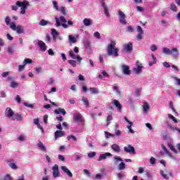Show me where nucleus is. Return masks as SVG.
Returning <instances> with one entry per match:
<instances>
[{"label": "nucleus", "instance_id": "f257e3e1", "mask_svg": "<svg viewBox=\"0 0 180 180\" xmlns=\"http://www.w3.org/2000/svg\"><path fill=\"white\" fill-rule=\"evenodd\" d=\"M5 24L10 26V28L13 31L16 32L18 34L24 33V27L20 25L17 26L14 22H11V18L9 16H6V18H5Z\"/></svg>", "mask_w": 180, "mask_h": 180}, {"label": "nucleus", "instance_id": "f03ea898", "mask_svg": "<svg viewBox=\"0 0 180 180\" xmlns=\"http://www.w3.org/2000/svg\"><path fill=\"white\" fill-rule=\"evenodd\" d=\"M29 1H16L15 6H12L11 9L12 11H17L18 9V7L21 8V11L20 13L21 15H25V11L27 9V6H29Z\"/></svg>", "mask_w": 180, "mask_h": 180}, {"label": "nucleus", "instance_id": "7ed1b4c3", "mask_svg": "<svg viewBox=\"0 0 180 180\" xmlns=\"http://www.w3.org/2000/svg\"><path fill=\"white\" fill-rule=\"evenodd\" d=\"M107 54L109 56L118 57V49L116 48V42L112 41L110 44L108 45Z\"/></svg>", "mask_w": 180, "mask_h": 180}, {"label": "nucleus", "instance_id": "20e7f679", "mask_svg": "<svg viewBox=\"0 0 180 180\" xmlns=\"http://www.w3.org/2000/svg\"><path fill=\"white\" fill-rule=\"evenodd\" d=\"M55 20L56 22V27H63L64 29L68 28V25L65 24L67 22V20L64 16H60L59 19L57 17H56ZM60 22L63 23L61 24Z\"/></svg>", "mask_w": 180, "mask_h": 180}, {"label": "nucleus", "instance_id": "39448f33", "mask_svg": "<svg viewBox=\"0 0 180 180\" xmlns=\"http://www.w3.org/2000/svg\"><path fill=\"white\" fill-rule=\"evenodd\" d=\"M162 53L164 54H167V56L172 55L175 56V59H176V56L178 55V49L176 48H173L171 50L166 47L162 49Z\"/></svg>", "mask_w": 180, "mask_h": 180}, {"label": "nucleus", "instance_id": "423d86ee", "mask_svg": "<svg viewBox=\"0 0 180 180\" xmlns=\"http://www.w3.org/2000/svg\"><path fill=\"white\" fill-rule=\"evenodd\" d=\"M74 121L77 122V125H81L84 123V118L81 114L75 115L73 117Z\"/></svg>", "mask_w": 180, "mask_h": 180}, {"label": "nucleus", "instance_id": "0eeeda50", "mask_svg": "<svg viewBox=\"0 0 180 180\" xmlns=\"http://www.w3.org/2000/svg\"><path fill=\"white\" fill-rule=\"evenodd\" d=\"M124 152L129 153V154L136 155L135 148L131 145H127L124 147Z\"/></svg>", "mask_w": 180, "mask_h": 180}, {"label": "nucleus", "instance_id": "6e6552de", "mask_svg": "<svg viewBox=\"0 0 180 180\" xmlns=\"http://www.w3.org/2000/svg\"><path fill=\"white\" fill-rule=\"evenodd\" d=\"M123 51L127 53H131L133 51V44L131 42H129L123 45Z\"/></svg>", "mask_w": 180, "mask_h": 180}, {"label": "nucleus", "instance_id": "1a4fd4ad", "mask_svg": "<svg viewBox=\"0 0 180 180\" xmlns=\"http://www.w3.org/2000/svg\"><path fill=\"white\" fill-rule=\"evenodd\" d=\"M118 15H119V18H119L120 22L123 25L127 24V22L126 21V19H125L126 15L122 11H118Z\"/></svg>", "mask_w": 180, "mask_h": 180}, {"label": "nucleus", "instance_id": "9d476101", "mask_svg": "<svg viewBox=\"0 0 180 180\" xmlns=\"http://www.w3.org/2000/svg\"><path fill=\"white\" fill-rule=\"evenodd\" d=\"M160 175H162L164 179H169V176H172V173L169 170H160Z\"/></svg>", "mask_w": 180, "mask_h": 180}, {"label": "nucleus", "instance_id": "9b49d317", "mask_svg": "<svg viewBox=\"0 0 180 180\" xmlns=\"http://www.w3.org/2000/svg\"><path fill=\"white\" fill-rule=\"evenodd\" d=\"M52 170H53V177L57 178V177L60 176L58 165H53L52 167Z\"/></svg>", "mask_w": 180, "mask_h": 180}, {"label": "nucleus", "instance_id": "f8f14e48", "mask_svg": "<svg viewBox=\"0 0 180 180\" xmlns=\"http://www.w3.org/2000/svg\"><path fill=\"white\" fill-rule=\"evenodd\" d=\"M70 57L73 60H77L78 62H81L82 58L79 56L76 55L72 50L69 52Z\"/></svg>", "mask_w": 180, "mask_h": 180}, {"label": "nucleus", "instance_id": "ddd939ff", "mask_svg": "<svg viewBox=\"0 0 180 180\" xmlns=\"http://www.w3.org/2000/svg\"><path fill=\"white\" fill-rule=\"evenodd\" d=\"M136 66L137 68L134 69V72L136 74H139L141 72H142L143 68V64L139 62V60L136 61Z\"/></svg>", "mask_w": 180, "mask_h": 180}, {"label": "nucleus", "instance_id": "4468645a", "mask_svg": "<svg viewBox=\"0 0 180 180\" xmlns=\"http://www.w3.org/2000/svg\"><path fill=\"white\" fill-rule=\"evenodd\" d=\"M137 32H139V34H137L136 38L138 41H140L143 39V31L142 27L139 25L137 26Z\"/></svg>", "mask_w": 180, "mask_h": 180}, {"label": "nucleus", "instance_id": "2eb2a0df", "mask_svg": "<svg viewBox=\"0 0 180 180\" xmlns=\"http://www.w3.org/2000/svg\"><path fill=\"white\" fill-rule=\"evenodd\" d=\"M122 72L124 75H130L129 67L126 65H122Z\"/></svg>", "mask_w": 180, "mask_h": 180}, {"label": "nucleus", "instance_id": "dca6fc26", "mask_svg": "<svg viewBox=\"0 0 180 180\" xmlns=\"http://www.w3.org/2000/svg\"><path fill=\"white\" fill-rule=\"evenodd\" d=\"M65 132L64 131L56 130L55 132V139H58V138H62L65 136Z\"/></svg>", "mask_w": 180, "mask_h": 180}, {"label": "nucleus", "instance_id": "f3484780", "mask_svg": "<svg viewBox=\"0 0 180 180\" xmlns=\"http://www.w3.org/2000/svg\"><path fill=\"white\" fill-rule=\"evenodd\" d=\"M60 169H62V171H63L64 173L67 174L68 176H69L70 177L73 176L72 172H70L69 169L66 167V166H62L60 167Z\"/></svg>", "mask_w": 180, "mask_h": 180}, {"label": "nucleus", "instance_id": "a211bd4d", "mask_svg": "<svg viewBox=\"0 0 180 180\" xmlns=\"http://www.w3.org/2000/svg\"><path fill=\"white\" fill-rule=\"evenodd\" d=\"M14 112L13 110L10 108H7L6 110H5V116L7 117H13Z\"/></svg>", "mask_w": 180, "mask_h": 180}, {"label": "nucleus", "instance_id": "6ab92c4d", "mask_svg": "<svg viewBox=\"0 0 180 180\" xmlns=\"http://www.w3.org/2000/svg\"><path fill=\"white\" fill-rule=\"evenodd\" d=\"M101 6H103L104 9V14L106 15L107 17H110L109 9L106 6L104 1H101Z\"/></svg>", "mask_w": 180, "mask_h": 180}, {"label": "nucleus", "instance_id": "aec40b11", "mask_svg": "<svg viewBox=\"0 0 180 180\" xmlns=\"http://www.w3.org/2000/svg\"><path fill=\"white\" fill-rule=\"evenodd\" d=\"M110 156H112V154H111L110 153L101 154L99 158L98 159V161L100 162L102 160H105L107 158V157H110Z\"/></svg>", "mask_w": 180, "mask_h": 180}, {"label": "nucleus", "instance_id": "412c9836", "mask_svg": "<svg viewBox=\"0 0 180 180\" xmlns=\"http://www.w3.org/2000/svg\"><path fill=\"white\" fill-rule=\"evenodd\" d=\"M38 46H39V48L41 49V51L42 52H44L46 51V43H44L43 41H38Z\"/></svg>", "mask_w": 180, "mask_h": 180}, {"label": "nucleus", "instance_id": "4be33fe9", "mask_svg": "<svg viewBox=\"0 0 180 180\" xmlns=\"http://www.w3.org/2000/svg\"><path fill=\"white\" fill-rule=\"evenodd\" d=\"M83 24L86 27H89L92 25V20L89 18H84V20H83Z\"/></svg>", "mask_w": 180, "mask_h": 180}, {"label": "nucleus", "instance_id": "5701e85b", "mask_svg": "<svg viewBox=\"0 0 180 180\" xmlns=\"http://www.w3.org/2000/svg\"><path fill=\"white\" fill-rule=\"evenodd\" d=\"M53 112H55V114L62 113L63 115H66V111L64 108H57L53 111Z\"/></svg>", "mask_w": 180, "mask_h": 180}, {"label": "nucleus", "instance_id": "b1692460", "mask_svg": "<svg viewBox=\"0 0 180 180\" xmlns=\"http://www.w3.org/2000/svg\"><path fill=\"white\" fill-rule=\"evenodd\" d=\"M51 35L53 36V39L56 40L58 37L59 34L57 30L52 28L51 29Z\"/></svg>", "mask_w": 180, "mask_h": 180}, {"label": "nucleus", "instance_id": "393cba45", "mask_svg": "<svg viewBox=\"0 0 180 180\" xmlns=\"http://www.w3.org/2000/svg\"><path fill=\"white\" fill-rule=\"evenodd\" d=\"M111 149L116 153H120V147L117 144L112 145Z\"/></svg>", "mask_w": 180, "mask_h": 180}, {"label": "nucleus", "instance_id": "a878e982", "mask_svg": "<svg viewBox=\"0 0 180 180\" xmlns=\"http://www.w3.org/2000/svg\"><path fill=\"white\" fill-rule=\"evenodd\" d=\"M112 104H114L115 105V107L117 108L118 110L120 112H121L122 105L120 104V103H119V101L117 100H114Z\"/></svg>", "mask_w": 180, "mask_h": 180}, {"label": "nucleus", "instance_id": "bb28decb", "mask_svg": "<svg viewBox=\"0 0 180 180\" xmlns=\"http://www.w3.org/2000/svg\"><path fill=\"white\" fill-rule=\"evenodd\" d=\"M162 148L164 152L166 153L167 155H169L171 158H174V156L172 155V154L168 150V149H167L165 145H162Z\"/></svg>", "mask_w": 180, "mask_h": 180}, {"label": "nucleus", "instance_id": "cd10ccee", "mask_svg": "<svg viewBox=\"0 0 180 180\" xmlns=\"http://www.w3.org/2000/svg\"><path fill=\"white\" fill-rule=\"evenodd\" d=\"M143 108V112L144 113H148V110H150V105H148V103H144L143 105H142Z\"/></svg>", "mask_w": 180, "mask_h": 180}, {"label": "nucleus", "instance_id": "c85d7f7f", "mask_svg": "<svg viewBox=\"0 0 180 180\" xmlns=\"http://www.w3.org/2000/svg\"><path fill=\"white\" fill-rule=\"evenodd\" d=\"M167 146L169 148V149L173 151L174 153L177 154L178 151L176 150L175 147L172 144V143L169 142L167 143Z\"/></svg>", "mask_w": 180, "mask_h": 180}, {"label": "nucleus", "instance_id": "c756f323", "mask_svg": "<svg viewBox=\"0 0 180 180\" xmlns=\"http://www.w3.org/2000/svg\"><path fill=\"white\" fill-rule=\"evenodd\" d=\"M49 24V21H46L44 19H41V21L39 22V25L41 27H45Z\"/></svg>", "mask_w": 180, "mask_h": 180}, {"label": "nucleus", "instance_id": "7c9ffc66", "mask_svg": "<svg viewBox=\"0 0 180 180\" xmlns=\"http://www.w3.org/2000/svg\"><path fill=\"white\" fill-rule=\"evenodd\" d=\"M153 61H149L148 65L149 66H152L154 64L157 63V58L154 56V55H152Z\"/></svg>", "mask_w": 180, "mask_h": 180}, {"label": "nucleus", "instance_id": "2f4dec72", "mask_svg": "<svg viewBox=\"0 0 180 180\" xmlns=\"http://www.w3.org/2000/svg\"><path fill=\"white\" fill-rule=\"evenodd\" d=\"M38 147L42 151L46 152V146H44L43 143L41 141L38 143Z\"/></svg>", "mask_w": 180, "mask_h": 180}, {"label": "nucleus", "instance_id": "473e14b6", "mask_svg": "<svg viewBox=\"0 0 180 180\" xmlns=\"http://www.w3.org/2000/svg\"><path fill=\"white\" fill-rule=\"evenodd\" d=\"M82 101L83 102V103H84L86 108H89V103L86 98L82 97Z\"/></svg>", "mask_w": 180, "mask_h": 180}, {"label": "nucleus", "instance_id": "72a5a7b5", "mask_svg": "<svg viewBox=\"0 0 180 180\" xmlns=\"http://www.w3.org/2000/svg\"><path fill=\"white\" fill-rule=\"evenodd\" d=\"M170 10L174 12L177 11V7L175 4H171L170 5Z\"/></svg>", "mask_w": 180, "mask_h": 180}, {"label": "nucleus", "instance_id": "f704fd0d", "mask_svg": "<svg viewBox=\"0 0 180 180\" xmlns=\"http://www.w3.org/2000/svg\"><path fill=\"white\" fill-rule=\"evenodd\" d=\"M33 61L30 58H25L23 60V64L25 65L26 64H32Z\"/></svg>", "mask_w": 180, "mask_h": 180}, {"label": "nucleus", "instance_id": "c9c22d12", "mask_svg": "<svg viewBox=\"0 0 180 180\" xmlns=\"http://www.w3.org/2000/svg\"><path fill=\"white\" fill-rule=\"evenodd\" d=\"M67 139H68V141H70V139H72V140H73L75 142L77 141L76 136H74V135H69V136H67Z\"/></svg>", "mask_w": 180, "mask_h": 180}, {"label": "nucleus", "instance_id": "e433bc0d", "mask_svg": "<svg viewBox=\"0 0 180 180\" xmlns=\"http://www.w3.org/2000/svg\"><path fill=\"white\" fill-rule=\"evenodd\" d=\"M1 180H13V178L11 177L10 174H5L3 178H1Z\"/></svg>", "mask_w": 180, "mask_h": 180}, {"label": "nucleus", "instance_id": "4c0bfd02", "mask_svg": "<svg viewBox=\"0 0 180 180\" xmlns=\"http://www.w3.org/2000/svg\"><path fill=\"white\" fill-rule=\"evenodd\" d=\"M89 91H91L93 94H98L99 92L95 87H90Z\"/></svg>", "mask_w": 180, "mask_h": 180}, {"label": "nucleus", "instance_id": "58836bf2", "mask_svg": "<svg viewBox=\"0 0 180 180\" xmlns=\"http://www.w3.org/2000/svg\"><path fill=\"white\" fill-rule=\"evenodd\" d=\"M167 116L169 117V118L170 120H173V122L174 123H178V121H177L176 118L175 117H174L172 115L169 114V115H167Z\"/></svg>", "mask_w": 180, "mask_h": 180}, {"label": "nucleus", "instance_id": "ea45409f", "mask_svg": "<svg viewBox=\"0 0 180 180\" xmlns=\"http://www.w3.org/2000/svg\"><path fill=\"white\" fill-rule=\"evenodd\" d=\"M69 40H70V41L71 42V43H76V41H77V39H76V37H72V35H70L69 36Z\"/></svg>", "mask_w": 180, "mask_h": 180}, {"label": "nucleus", "instance_id": "a19ab883", "mask_svg": "<svg viewBox=\"0 0 180 180\" xmlns=\"http://www.w3.org/2000/svg\"><path fill=\"white\" fill-rule=\"evenodd\" d=\"M112 120V115H108L107 117V127L110 125V121Z\"/></svg>", "mask_w": 180, "mask_h": 180}, {"label": "nucleus", "instance_id": "79ce46f5", "mask_svg": "<svg viewBox=\"0 0 180 180\" xmlns=\"http://www.w3.org/2000/svg\"><path fill=\"white\" fill-rule=\"evenodd\" d=\"M18 86V83L16 82H11V87L13 89H16Z\"/></svg>", "mask_w": 180, "mask_h": 180}, {"label": "nucleus", "instance_id": "37998d69", "mask_svg": "<svg viewBox=\"0 0 180 180\" xmlns=\"http://www.w3.org/2000/svg\"><path fill=\"white\" fill-rule=\"evenodd\" d=\"M118 169H119V170H124L125 169V164H124V162L120 163V165L118 166Z\"/></svg>", "mask_w": 180, "mask_h": 180}, {"label": "nucleus", "instance_id": "c03bdc74", "mask_svg": "<svg viewBox=\"0 0 180 180\" xmlns=\"http://www.w3.org/2000/svg\"><path fill=\"white\" fill-rule=\"evenodd\" d=\"M60 13H62V14L63 15H65L67 14L68 11L66 10L65 7H62L60 8Z\"/></svg>", "mask_w": 180, "mask_h": 180}, {"label": "nucleus", "instance_id": "a18cd8bd", "mask_svg": "<svg viewBox=\"0 0 180 180\" xmlns=\"http://www.w3.org/2000/svg\"><path fill=\"white\" fill-rule=\"evenodd\" d=\"M131 126H133V124H129V126H127V129H129V133H131V134H134L135 133V131H134V130H133L132 129H131Z\"/></svg>", "mask_w": 180, "mask_h": 180}, {"label": "nucleus", "instance_id": "49530a36", "mask_svg": "<svg viewBox=\"0 0 180 180\" xmlns=\"http://www.w3.org/2000/svg\"><path fill=\"white\" fill-rule=\"evenodd\" d=\"M127 31L129 33H133V32H134V28H133L131 25H129V26H127Z\"/></svg>", "mask_w": 180, "mask_h": 180}, {"label": "nucleus", "instance_id": "de8ad7c7", "mask_svg": "<svg viewBox=\"0 0 180 180\" xmlns=\"http://www.w3.org/2000/svg\"><path fill=\"white\" fill-rule=\"evenodd\" d=\"M114 91H115L116 94H117V95H120L121 94V91H120V90L118 89V86H114Z\"/></svg>", "mask_w": 180, "mask_h": 180}, {"label": "nucleus", "instance_id": "09e8293b", "mask_svg": "<svg viewBox=\"0 0 180 180\" xmlns=\"http://www.w3.org/2000/svg\"><path fill=\"white\" fill-rule=\"evenodd\" d=\"M14 51V47L13 46H10L8 48V53L9 54H13Z\"/></svg>", "mask_w": 180, "mask_h": 180}, {"label": "nucleus", "instance_id": "8fccbe9b", "mask_svg": "<svg viewBox=\"0 0 180 180\" xmlns=\"http://www.w3.org/2000/svg\"><path fill=\"white\" fill-rule=\"evenodd\" d=\"M23 105L27 108H34V105L33 104H29L28 103H24Z\"/></svg>", "mask_w": 180, "mask_h": 180}, {"label": "nucleus", "instance_id": "3c124183", "mask_svg": "<svg viewBox=\"0 0 180 180\" xmlns=\"http://www.w3.org/2000/svg\"><path fill=\"white\" fill-rule=\"evenodd\" d=\"M68 63H69L73 67H76V65H77L76 60H70L68 61Z\"/></svg>", "mask_w": 180, "mask_h": 180}, {"label": "nucleus", "instance_id": "603ef678", "mask_svg": "<svg viewBox=\"0 0 180 180\" xmlns=\"http://www.w3.org/2000/svg\"><path fill=\"white\" fill-rule=\"evenodd\" d=\"M34 71H36L38 73H41L43 72V70L41 67H37L34 68Z\"/></svg>", "mask_w": 180, "mask_h": 180}, {"label": "nucleus", "instance_id": "864d4df0", "mask_svg": "<svg viewBox=\"0 0 180 180\" xmlns=\"http://www.w3.org/2000/svg\"><path fill=\"white\" fill-rule=\"evenodd\" d=\"M53 8L56 9V11H59L57 1H53Z\"/></svg>", "mask_w": 180, "mask_h": 180}, {"label": "nucleus", "instance_id": "5fc2aeb1", "mask_svg": "<svg viewBox=\"0 0 180 180\" xmlns=\"http://www.w3.org/2000/svg\"><path fill=\"white\" fill-rule=\"evenodd\" d=\"M15 120H18V121H21L22 120V115L18 114L15 115Z\"/></svg>", "mask_w": 180, "mask_h": 180}, {"label": "nucleus", "instance_id": "6e6d98bb", "mask_svg": "<svg viewBox=\"0 0 180 180\" xmlns=\"http://www.w3.org/2000/svg\"><path fill=\"white\" fill-rule=\"evenodd\" d=\"M150 50L152 51H156L158 50L157 45H155V44L152 45L151 47H150Z\"/></svg>", "mask_w": 180, "mask_h": 180}, {"label": "nucleus", "instance_id": "4d7b16f0", "mask_svg": "<svg viewBox=\"0 0 180 180\" xmlns=\"http://www.w3.org/2000/svg\"><path fill=\"white\" fill-rule=\"evenodd\" d=\"M96 155V153L95 152H92V153H88V156L89 158H94Z\"/></svg>", "mask_w": 180, "mask_h": 180}, {"label": "nucleus", "instance_id": "13d9d810", "mask_svg": "<svg viewBox=\"0 0 180 180\" xmlns=\"http://www.w3.org/2000/svg\"><path fill=\"white\" fill-rule=\"evenodd\" d=\"M10 167L13 169H17V165L14 162L10 163Z\"/></svg>", "mask_w": 180, "mask_h": 180}, {"label": "nucleus", "instance_id": "bf43d9fd", "mask_svg": "<svg viewBox=\"0 0 180 180\" xmlns=\"http://www.w3.org/2000/svg\"><path fill=\"white\" fill-rule=\"evenodd\" d=\"M25 65H18V72H22V70H24V68H25Z\"/></svg>", "mask_w": 180, "mask_h": 180}, {"label": "nucleus", "instance_id": "052dcab7", "mask_svg": "<svg viewBox=\"0 0 180 180\" xmlns=\"http://www.w3.org/2000/svg\"><path fill=\"white\" fill-rule=\"evenodd\" d=\"M124 174H122L121 173L117 174V179H118L121 180V179H124Z\"/></svg>", "mask_w": 180, "mask_h": 180}, {"label": "nucleus", "instance_id": "680f3d73", "mask_svg": "<svg viewBox=\"0 0 180 180\" xmlns=\"http://www.w3.org/2000/svg\"><path fill=\"white\" fill-rule=\"evenodd\" d=\"M8 75H9V72H5L1 73V77H3L4 78H6Z\"/></svg>", "mask_w": 180, "mask_h": 180}, {"label": "nucleus", "instance_id": "e2e57ef3", "mask_svg": "<svg viewBox=\"0 0 180 180\" xmlns=\"http://www.w3.org/2000/svg\"><path fill=\"white\" fill-rule=\"evenodd\" d=\"M94 37H96V39H100V34L98 32H96L94 33Z\"/></svg>", "mask_w": 180, "mask_h": 180}, {"label": "nucleus", "instance_id": "0e129e2a", "mask_svg": "<svg viewBox=\"0 0 180 180\" xmlns=\"http://www.w3.org/2000/svg\"><path fill=\"white\" fill-rule=\"evenodd\" d=\"M58 159H59L60 161H63V162H65V157L63 156L62 155H58Z\"/></svg>", "mask_w": 180, "mask_h": 180}, {"label": "nucleus", "instance_id": "69168bd1", "mask_svg": "<svg viewBox=\"0 0 180 180\" xmlns=\"http://www.w3.org/2000/svg\"><path fill=\"white\" fill-rule=\"evenodd\" d=\"M78 79H79V81H84L85 80L84 76L82 75H79Z\"/></svg>", "mask_w": 180, "mask_h": 180}, {"label": "nucleus", "instance_id": "338daca9", "mask_svg": "<svg viewBox=\"0 0 180 180\" xmlns=\"http://www.w3.org/2000/svg\"><path fill=\"white\" fill-rule=\"evenodd\" d=\"M6 37H7V39H8V41H13V37L12 36H11L10 34H7Z\"/></svg>", "mask_w": 180, "mask_h": 180}, {"label": "nucleus", "instance_id": "774afa93", "mask_svg": "<svg viewBox=\"0 0 180 180\" xmlns=\"http://www.w3.org/2000/svg\"><path fill=\"white\" fill-rule=\"evenodd\" d=\"M140 93H141V90L139 89H137L136 90V97H139L140 96Z\"/></svg>", "mask_w": 180, "mask_h": 180}]
</instances>
